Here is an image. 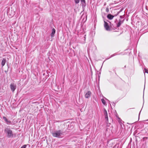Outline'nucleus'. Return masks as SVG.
<instances>
[{
  "instance_id": "nucleus-5",
  "label": "nucleus",
  "mask_w": 148,
  "mask_h": 148,
  "mask_svg": "<svg viewBox=\"0 0 148 148\" xmlns=\"http://www.w3.org/2000/svg\"><path fill=\"white\" fill-rule=\"evenodd\" d=\"M103 110L105 116V118L107 120V121H108V118L107 111L105 108H104Z\"/></svg>"
},
{
  "instance_id": "nucleus-7",
  "label": "nucleus",
  "mask_w": 148,
  "mask_h": 148,
  "mask_svg": "<svg viewBox=\"0 0 148 148\" xmlns=\"http://www.w3.org/2000/svg\"><path fill=\"white\" fill-rule=\"evenodd\" d=\"M124 20L122 21L121 20H119V22L117 24V27H119L123 23Z\"/></svg>"
},
{
  "instance_id": "nucleus-6",
  "label": "nucleus",
  "mask_w": 148,
  "mask_h": 148,
  "mask_svg": "<svg viewBox=\"0 0 148 148\" xmlns=\"http://www.w3.org/2000/svg\"><path fill=\"white\" fill-rule=\"evenodd\" d=\"M91 95V92L90 91H88L86 94L85 97L86 98H88L90 97Z\"/></svg>"
},
{
  "instance_id": "nucleus-14",
  "label": "nucleus",
  "mask_w": 148,
  "mask_h": 148,
  "mask_svg": "<svg viewBox=\"0 0 148 148\" xmlns=\"http://www.w3.org/2000/svg\"><path fill=\"white\" fill-rule=\"evenodd\" d=\"M79 0H75V2L77 4L79 3Z\"/></svg>"
},
{
  "instance_id": "nucleus-2",
  "label": "nucleus",
  "mask_w": 148,
  "mask_h": 148,
  "mask_svg": "<svg viewBox=\"0 0 148 148\" xmlns=\"http://www.w3.org/2000/svg\"><path fill=\"white\" fill-rule=\"evenodd\" d=\"M5 132L7 134V136L8 138L13 137V134L12 131L10 128H6L4 130Z\"/></svg>"
},
{
  "instance_id": "nucleus-13",
  "label": "nucleus",
  "mask_w": 148,
  "mask_h": 148,
  "mask_svg": "<svg viewBox=\"0 0 148 148\" xmlns=\"http://www.w3.org/2000/svg\"><path fill=\"white\" fill-rule=\"evenodd\" d=\"M101 101L102 103L104 105H105L106 104V102H105V100L103 99H101Z\"/></svg>"
},
{
  "instance_id": "nucleus-12",
  "label": "nucleus",
  "mask_w": 148,
  "mask_h": 148,
  "mask_svg": "<svg viewBox=\"0 0 148 148\" xmlns=\"http://www.w3.org/2000/svg\"><path fill=\"white\" fill-rule=\"evenodd\" d=\"M114 16L111 14H108L107 16V18L111 20L113 19V17H114Z\"/></svg>"
},
{
  "instance_id": "nucleus-9",
  "label": "nucleus",
  "mask_w": 148,
  "mask_h": 148,
  "mask_svg": "<svg viewBox=\"0 0 148 148\" xmlns=\"http://www.w3.org/2000/svg\"><path fill=\"white\" fill-rule=\"evenodd\" d=\"M6 62V59L5 58H3L2 60V61L1 63L2 67H3L5 65Z\"/></svg>"
},
{
  "instance_id": "nucleus-18",
  "label": "nucleus",
  "mask_w": 148,
  "mask_h": 148,
  "mask_svg": "<svg viewBox=\"0 0 148 148\" xmlns=\"http://www.w3.org/2000/svg\"><path fill=\"white\" fill-rule=\"evenodd\" d=\"M118 14H119V12H118V13H117V14H116L115 16H116V15H117Z\"/></svg>"
},
{
  "instance_id": "nucleus-1",
  "label": "nucleus",
  "mask_w": 148,
  "mask_h": 148,
  "mask_svg": "<svg viewBox=\"0 0 148 148\" xmlns=\"http://www.w3.org/2000/svg\"><path fill=\"white\" fill-rule=\"evenodd\" d=\"M64 134V132L63 131L61 130H56L52 133V134L53 136L58 138L63 137Z\"/></svg>"
},
{
  "instance_id": "nucleus-11",
  "label": "nucleus",
  "mask_w": 148,
  "mask_h": 148,
  "mask_svg": "<svg viewBox=\"0 0 148 148\" xmlns=\"http://www.w3.org/2000/svg\"><path fill=\"white\" fill-rule=\"evenodd\" d=\"M82 4L83 7H85L86 6V3L85 0H80Z\"/></svg>"
},
{
  "instance_id": "nucleus-4",
  "label": "nucleus",
  "mask_w": 148,
  "mask_h": 148,
  "mask_svg": "<svg viewBox=\"0 0 148 148\" xmlns=\"http://www.w3.org/2000/svg\"><path fill=\"white\" fill-rule=\"evenodd\" d=\"M104 27L106 30L107 31H108L110 30V27L108 25V23L105 21H104Z\"/></svg>"
},
{
  "instance_id": "nucleus-8",
  "label": "nucleus",
  "mask_w": 148,
  "mask_h": 148,
  "mask_svg": "<svg viewBox=\"0 0 148 148\" xmlns=\"http://www.w3.org/2000/svg\"><path fill=\"white\" fill-rule=\"evenodd\" d=\"M3 119L4 120L5 122L8 124H10L11 123V121H8L7 119L5 116H3Z\"/></svg>"
},
{
  "instance_id": "nucleus-16",
  "label": "nucleus",
  "mask_w": 148,
  "mask_h": 148,
  "mask_svg": "<svg viewBox=\"0 0 148 148\" xmlns=\"http://www.w3.org/2000/svg\"><path fill=\"white\" fill-rule=\"evenodd\" d=\"M144 71L145 73H148V70L146 69V68H145Z\"/></svg>"
},
{
  "instance_id": "nucleus-3",
  "label": "nucleus",
  "mask_w": 148,
  "mask_h": 148,
  "mask_svg": "<svg viewBox=\"0 0 148 148\" xmlns=\"http://www.w3.org/2000/svg\"><path fill=\"white\" fill-rule=\"evenodd\" d=\"M10 88L12 91L13 92L16 89V86L14 84H11L10 85Z\"/></svg>"
},
{
  "instance_id": "nucleus-19",
  "label": "nucleus",
  "mask_w": 148,
  "mask_h": 148,
  "mask_svg": "<svg viewBox=\"0 0 148 148\" xmlns=\"http://www.w3.org/2000/svg\"><path fill=\"white\" fill-rule=\"evenodd\" d=\"M147 138V137L144 138H143V139H144V138Z\"/></svg>"
},
{
  "instance_id": "nucleus-20",
  "label": "nucleus",
  "mask_w": 148,
  "mask_h": 148,
  "mask_svg": "<svg viewBox=\"0 0 148 148\" xmlns=\"http://www.w3.org/2000/svg\"><path fill=\"white\" fill-rule=\"evenodd\" d=\"M113 103L114 104V105H115V104L114 103Z\"/></svg>"
},
{
  "instance_id": "nucleus-10",
  "label": "nucleus",
  "mask_w": 148,
  "mask_h": 148,
  "mask_svg": "<svg viewBox=\"0 0 148 148\" xmlns=\"http://www.w3.org/2000/svg\"><path fill=\"white\" fill-rule=\"evenodd\" d=\"M55 32H56L55 29L54 28H53L52 29V32L51 34V37H53L54 36V34H55Z\"/></svg>"
},
{
  "instance_id": "nucleus-15",
  "label": "nucleus",
  "mask_w": 148,
  "mask_h": 148,
  "mask_svg": "<svg viewBox=\"0 0 148 148\" xmlns=\"http://www.w3.org/2000/svg\"><path fill=\"white\" fill-rule=\"evenodd\" d=\"M27 145H23L21 147V148H26V147Z\"/></svg>"
},
{
  "instance_id": "nucleus-17",
  "label": "nucleus",
  "mask_w": 148,
  "mask_h": 148,
  "mask_svg": "<svg viewBox=\"0 0 148 148\" xmlns=\"http://www.w3.org/2000/svg\"><path fill=\"white\" fill-rule=\"evenodd\" d=\"M109 11V8H107L106 9V11L107 12H108Z\"/></svg>"
}]
</instances>
